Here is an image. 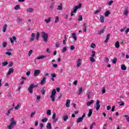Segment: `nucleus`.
<instances>
[{
	"instance_id": "obj_1",
	"label": "nucleus",
	"mask_w": 129,
	"mask_h": 129,
	"mask_svg": "<svg viewBox=\"0 0 129 129\" xmlns=\"http://www.w3.org/2000/svg\"><path fill=\"white\" fill-rule=\"evenodd\" d=\"M81 7H82V4H79L78 6H76L73 11L71 12V16H74V14L77 12V10H79V9H81Z\"/></svg>"
},
{
	"instance_id": "obj_2",
	"label": "nucleus",
	"mask_w": 129,
	"mask_h": 129,
	"mask_svg": "<svg viewBox=\"0 0 129 129\" xmlns=\"http://www.w3.org/2000/svg\"><path fill=\"white\" fill-rule=\"evenodd\" d=\"M41 34H42V37L44 42H48V33L45 32H41Z\"/></svg>"
},
{
	"instance_id": "obj_3",
	"label": "nucleus",
	"mask_w": 129,
	"mask_h": 129,
	"mask_svg": "<svg viewBox=\"0 0 129 129\" xmlns=\"http://www.w3.org/2000/svg\"><path fill=\"white\" fill-rule=\"evenodd\" d=\"M55 95H56V90L53 89L50 96V98H51V101H55Z\"/></svg>"
},
{
	"instance_id": "obj_4",
	"label": "nucleus",
	"mask_w": 129,
	"mask_h": 129,
	"mask_svg": "<svg viewBox=\"0 0 129 129\" xmlns=\"http://www.w3.org/2000/svg\"><path fill=\"white\" fill-rule=\"evenodd\" d=\"M37 86V85H34V84H31L28 88V91H29L30 93H33V88H35Z\"/></svg>"
},
{
	"instance_id": "obj_5",
	"label": "nucleus",
	"mask_w": 129,
	"mask_h": 129,
	"mask_svg": "<svg viewBox=\"0 0 129 129\" xmlns=\"http://www.w3.org/2000/svg\"><path fill=\"white\" fill-rule=\"evenodd\" d=\"M91 56V57L90 58L91 62H95V59H94V57L95 56V51H92Z\"/></svg>"
},
{
	"instance_id": "obj_6",
	"label": "nucleus",
	"mask_w": 129,
	"mask_h": 129,
	"mask_svg": "<svg viewBox=\"0 0 129 129\" xmlns=\"http://www.w3.org/2000/svg\"><path fill=\"white\" fill-rule=\"evenodd\" d=\"M76 64L77 67H78V68H79V67H80V66H81L82 64V59L79 58L76 61Z\"/></svg>"
},
{
	"instance_id": "obj_7",
	"label": "nucleus",
	"mask_w": 129,
	"mask_h": 129,
	"mask_svg": "<svg viewBox=\"0 0 129 129\" xmlns=\"http://www.w3.org/2000/svg\"><path fill=\"white\" fill-rule=\"evenodd\" d=\"M95 108L96 110H99V108H100V102L98 100L96 101Z\"/></svg>"
},
{
	"instance_id": "obj_8",
	"label": "nucleus",
	"mask_w": 129,
	"mask_h": 129,
	"mask_svg": "<svg viewBox=\"0 0 129 129\" xmlns=\"http://www.w3.org/2000/svg\"><path fill=\"white\" fill-rule=\"evenodd\" d=\"M85 117V114H83L82 117L79 118L78 120H77V123H79V122H82V121L83 120V118Z\"/></svg>"
},
{
	"instance_id": "obj_9",
	"label": "nucleus",
	"mask_w": 129,
	"mask_h": 129,
	"mask_svg": "<svg viewBox=\"0 0 129 129\" xmlns=\"http://www.w3.org/2000/svg\"><path fill=\"white\" fill-rule=\"evenodd\" d=\"M10 124H12V125L14 126L17 124V122L15 120V119L14 118H11L10 119Z\"/></svg>"
},
{
	"instance_id": "obj_10",
	"label": "nucleus",
	"mask_w": 129,
	"mask_h": 129,
	"mask_svg": "<svg viewBox=\"0 0 129 129\" xmlns=\"http://www.w3.org/2000/svg\"><path fill=\"white\" fill-rule=\"evenodd\" d=\"M53 122H56L58 120V117H56V113H53L52 114Z\"/></svg>"
},
{
	"instance_id": "obj_11",
	"label": "nucleus",
	"mask_w": 129,
	"mask_h": 129,
	"mask_svg": "<svg viewBox=\"0 0 129 129\" xmlns=\"http://www.w3.org/2000/svg\"><path fill=\"white\" fill-rule=\"evenodd\" d=\"M40 73H41L40 70H36L34 71V76H35V77L38 76V75H39V74H40Z\"/></svg>"
},
{
	"instance_id": "obj_12",
	"label": "nucleus",
	"mask_w": 129,
	"mask_h": 129,
	"mask_svg": "<svg viewBox=\"0 0 129 129\" xmlns=\"http://www.w3.org/2000/svg\"><path fill=\"white\" fill-rule=\"evenodd\" d=\"M11 44H14V41H16L17 40V37H16V36H12V38H10L9 39Z\"/></svg>"
},
{
	"instance_id": "obj_13",
	"label": "nucleus",
	"mask_w": 129,
	"mask_h": 129,
	"mask_svg": "<svg viewBox=\"0 0 129 129\" xmlns=\"http://www.w3.org/2000/svg\"><path fill=\"white\" fill-rule=\"evenodd\" d=\"M27 13H34L35 12V10L32 8H27L26 10Z\"/></svg>"
},
{
	"instance_id": "obj_14",
	"label": "nucleus",
	"mask_w": 129,
	"mask_h": 129,
	"mask_svg": "<svg viewBox=\"0 0 129 129\" xmlns=\"http://www.w3.org/2000/svg\"><path fill=\"white\" fill-rule=\"evenodd\" d=\"M35 37H36V34L35 33H32L31 34V37L30 38V42H33L35 40Z\"/></svg>"
},
{
	"instance_id": "obj_15",
	"label": "nucleus",
	"mask_w": 129,
	"mask_h": 129,
	"mask_svg": "<svg viewBox=\"0 0 129 129\" xmlns=\"http://www.w3.org/2000/svg\"><path fill=\"white\" fill-rule=\"evenodd\" d=\"M14 110V108H11L10 109H9L8 111L6 113V115L7 116H9L10 115V114H11V111Z\"/></svg>"
},
{
	"instance_id": "obj_16",
	"label": "nucleus",
	"mask_w": 129,
	"mask_h": 129,
	"mask_svg": "<svg viewBox=\"0 0 129 129\" xmlns=\"http://www.w3.org/2000/svg\"><path fill=\"white\" fill-rule=\"evenodd\" d=\"M70 99H67V102L66 103V107H70Z\"/></svg>"
},
{
	"instance_id": "obj_17",
	"label": "nucleus",
	"mask_w": 129,
	"mask_h": 129,
	"mask_svg": "<svg viewBox=\"0 0 129 129\" xmlns=\"http://www.w3.org/2000/svg\"><path fill=\"white\" fill-rule=\"evenodd\" d=\"M13 72H14V69L13 68H10L8 71L7 75H11L12 73H13Z\"/></svg>"
},
{
	"instance_id": "obj_18",
	"label": "nucleus",
	"mask_w": 129,
	"mask_h": 129,
	"mask_svg": "<svg viewBox=\"0 0 129 129\" xmlns=\"http://www.w3.org/2000/svg\"><path fill=\"white\" fill-rule=\"evenodd\" d=\"M100 23H104V16L100 15Z\"/></svg>"
},
{
	"instance_id": "obj_19",
	"label": "nucleus",
	"mask_w": 129,
	"mask_h": 129,
	"mask_svg": "<svg viewBox=\"0 0 129 129\" xmlns=\"http://www.w3.org/2000/svg\"><path fill=\"white\" fill-rule=\"evenodd\" d=\"M45 83H46V78L43 77L42 80L41 81L40 84H41V85H44Z\"/></svg>"
},
{
	"instance_id": "obj_20",
	"label": "nucleus",
	"mask_w": 129,
	"mask_h": 129,
	"mask_svg": "<svg viewBox=\"0 0 129 129\" xmlns=\"http://www.w3.org/2000/svg\"><path fill=\"white\" fill-rule=\"evenodd\" d=\"M109 15H110V12L109 11V10L106 11L104 13V16L106 18H107V17L109 16Z\"/></svg>"
},
{
	"instance_id": "obj_21",
	"label": "nucleus",
	"mask_w": 129,
	"mask_h": 129,
	"mask_svg": "<svg viewBox=\"0 0 129 129\" xmlns=\"http://www.w3.org/2000/svg\"><path fill=\"white\" fill-rule=\"evenodd\" d=\"M72 38L75 40V41H77V36H76V33H72Z\"/></svg>"
},
{
	"instance_id": "obj_22",
	"label": "nucleus",
	"mask_w": 129,
	"mask_h": 129,
	"mask_svg": "<svg viewBox=\"0 0 129 129\" xmlns=\"http://www.w3.org/2000/svg\"><path fill=\"white\" fill-rule=\"evenodd\" d=\"M93 103H94V100H91V101L87 103V105H88V106H90V105H92Z\"/></svg>"
},
{
	"instance_id": "obj_23",
	"label": "nucleus",
	"mask_w": 129,
	"mask_h": 129,
	"mask_svg": "<svg viewBox=\"0 0 129 129\" xmlns=\"http://www.w3.org/2000/svg\"><path fill=\"white\" fill-rule=\"evenodd\" d=\"M83 32L85 33H86L87 32V26H86V23H84L83 25Z\"/></svg>"
},
{
	"instance_id": "obj_24",
	"label": "nucleus",
	"mask_w": 129,
	"mask_h": 129,
	"mask_svg": "<svg viewBox=\"0 0 129 129\" xmlns=\"http://www.w3.org/2000/svg\"><path fill=\"white\" fill-rule=\"evenodd\" d=\"M82 92H83V88L82 87L79 88L78 89L79 95H80V94H81V93H82Z\"/></svg>"
},
{
	"instance_id": "obj_25",
	"label": "nucleus",
	"mask_w": 129,
	"mask_h": 129,
	"mask_svg": "<svg viewBox=\"0 0 129 129\" xmlns=\"http://www.w3.org/2000/svg\"><path fill=\"white\" fill-rule=\"evenodd\" d=\"M7 27H8V25L7 24H5L4 26H3V32L4 33H6V31H7Z\"/></svg>"
},
{
	"instance_id": "obj_26",
	"label": "nucleus",
	"mask_w": 129,
	"mask_h": 129,
	"mask_svg": "<svg viewBox=\"0 0 129 129\" xmlns=\"http://www.w3.org/2000/svg\"><path fill=\"white\" fill-rule=\"evenodd\" d=\"M62 4H60V5L58 6L57 10H58V11H62L63 10V7H62Z\"/></svg>"
},
{
	"instance_id": "obj_27",
	"label": "nucleus",
	"mask_w": 129,
	"mask_h": 129,
	"mask_svg": "<svg viewBox=\"0 0 129 129\" xmlns=\"http://www.w3.org/2000/svg\"><path fill=\"white\" fill-rule=\"evenodd\" d=\"M121 70H123L124 71L126 70V67L124 64H122L121 66Z\"/></svg>"
},
{
	"instance_id": "obj_28",
	"label": "nucleus",
	"mask_w": 129,
	"mask_h": 129,
	"mask_svg": "<svg viewBox=\"0 0 129 129\" xmlns=\"http://www.w3.org/2000/svg\"><path fill=\"white\" fill-rule=\"evenodd\" d=\"M36 40H38L40 39V32H37L35 36Z\"/></svg>"
},
{
	"instance_id": "obj_29",
	"label": "nucleus",
	"mask_w": 129,
	"mask_h": 129,
	"mask_svg": "<svg viewBox=\"0 0 129 129\" xmlns=\"http://www.w3.org/2000/svg\"><path fill=\"white\" fill-rule=\"evenodd\" d=\"M46 56L45 55H41V56H39L38 57H37V59L40 60L41 59H44V58H46Z\"/></svg>"
},
{
	"instance_id": "obj_30",
	"label": "nucleus",
	"mask_w": 129,
	"mask_h": 129,
	"mask_svg": "<svg viewBox=\"0 0 129 129\" xmlns=\"http://www.w3.org/2000/svg\"><path fill=\"white\" fill-rule=\"evenodd\" d=\"M109 36H110V34L107 35L106 38L104 41V43H107V42H108V40L109 39Z\"/></svg>"
},
{
	"instance_id": "obj_31",
	"label": "nucleus",
	"mask_w": 129,
	"mask_h": 129,
	"mask_svg": "<svg viewBox=\"0 0 129 129\" xmlns=\"http://www.w3.org/2000/svg\"><path fill=\"white\" fill-rule=\"evenodd\" d=\"M105 31V30L102 29L99 31H98V34H99V35H102V34H103V33H104Z\"/></svg>"
},
{
	"instance_id": "obj_32",
	"label": "nucleus",
	"mask_w": 129,
	"mask_h": 129,
	"mask_svg": "<svg viewBox=\"0 0 129 129\" xmlns=\"http://www.w3.org/2000/svg\"><path fill=\"white\" fill-rule=\"evenodd\" d=\"M92 114V109H90L89 110V113L88 114V116L90 117V116H91Z\"/></svg>"
},
{
	"instance_id": "obj_33",
	"label": "nucleus",
	"mask_w": 129,
	"mask_h": 129,
	"mask_svg": "<svg viewBox=\"0 0 129 129\" xmlns=\"http://www.w3.org/2000/svg\"><path fill=\"white\" fill-rule=\"evenodd\" d=\"M44 22L46 23V24H48L51 22V17H49L48 19H45Z\"/></svg>"
},
{
	"instance_id": "obj_34",
	"label": "nucleus",
	"mask_w": 129,
	"mask_h": 129,
	"mask_svg": "<svg viewBox=\"0 0 129 129\" xmlns=\"http://www.w3.org/2000/svg\"><path fill=\"white\" fill-rule=\"evenodd\" d=\"M115 47L116 48H117V49H118V48H119V42L118 41H116L115 43Z\"/></svg>"
},
{
	"instance_id": "obj_35",
	"label": "nucleus",
	"mask_w": 129,
	"mask_h": 129,
	"mask_svg": "<svg viewBox=\"0 0 129 129\" xmlns=\"http://www.w3.org/2000/svg\"><path fill=\"white\" fill-rule=\"evenodd\" d=\"M51 123L50 122H48V123H47V125H46V128H47V129H51Z\"/></svg>"
},
{
	"instance_id": "obj_36",
	"label": "nucleus",
	"mask_w": 129,
	"mask_h": 129,
	"mask_svg": "<svg viewBox=\"0 0 129 129\" xmlns=\"http://www.w3.org/2000/svg\"><path fill=\"white\" fill-rule=\"evenodd\" d=\"M123 14L125 15V16H127L128 14V10L125 9L123 12Z\"/></svg>"
},
{
	"instance_id": "obj_37",
	"label": "nucleus",
	"mask_w": 129,
	"mask_h": 129,
	"mask_svg": "<svg viewBox=\"0 0 129 129\" xmlns=\"http://www.w3.org/2000/svg\"><path fill=\"white\" fill-rule=\"evenodd\" d=\"M67 47L64 46V47H63V49H62L61 52L62 53H65V52H67Z\"/></svg>"
},
{
	"instance_id": "obj_38",
	"label": "nucleus",
	"mask_w": 129,
	"mask_h": 129,
	"mask_svg": "<svg viewBox=\"0 0 129 129\" xmlns=\"http://www.w3.org/2000/svg\"><path fill=\"white\" fill-rule=\"evenodd\" d=\"M7 127L8 129H12L13 128L15 127V126L10 124L9 125L7 126Z\"/></svg>"
},
{
	"instance_id": "obj_39",
	"label": "nucleus",
	"mask_w": 129,
	"mask_h": 129,
	"mask_svg": "<svg viewBox=\"0 0 129 129\" xmlns=\"http://www.w3.org/2000/svg\"><path fill=\"white\" fill-rule=\"evenodd\" d=\"M21 9V7H20V5H16L14 7V9L16 10H20Z\"/></svg>"
},
{
	"instance_id": "obj_40",
	"label": "nucleus",
	"mask_w": 129,
	"mask_h": 129,
	"mask_svg": "<svg viewBox=\"0 0 129 129\" xmlns=\"http://www.w3.org/2000/svg\"><path fill=\"white\" fill-rule=\"evenodd\" d=\"M59 22V17L56 16L55 17V23H57Z\"/></svg>"
},
{
	"instance_id": "obj_41",
	"label": "nucleus",
	"mask_w": 129,
	"mask_h": 129,
	"mask_svg": "<svg viewBox=\"0 0 129 129\" xmlns=\"http://www.w3.org/2000/svg\"><path fill=\"white\" fill-rule=\"evenodd\" d=\"M68 119V115H66L63 116V120L64 121H66Z\"/></svg>"
},
{
	"instance_id": "obj_42",
	"label": "nucleus",
	"mask_w": 129,
	"mask_h": 129,
	"mask_svg": "<svg viewBox=\"0 0 129 129\" xmlns=\"http://www.w3.org/2000/svg\"><path fill=\"white\" fill-rule=\"evenodd\" d=\"M112 4H113V1L112 0L107 3V4L108 5V6H111Z\"/></svg>"
},
{
	"instance_id": "obj_43",
	"label": "nucleus",
	"mask_w": 129,
	"mask_h": 129,
	"mask_svg": "<svg viewBox=\"0 0 129 129\" xmlns=\"http://www.w3.org/2000/svg\"><path fill=\"white\" fill-rule=\"evenodd\" d=\"M42 122H47L48 121V119L47 118H44L41 120Z\"/></svg>"
},
{
	"instance_id": "obj_44",
	"label": "nucleus",
	"mask_w": 129,
	"mask_h": 129,
	"mask_svg": "<svg viewBox=\"0 0 129 129\" xmlns=\"http://www.w3.org/2000/svg\"><path fill=\"white\" fill-rule=\"evenodd\" d=\"M106 90H105V87H103L102 89V94H104V93L106 92Z\"/></svg>"
},
{
	"instance_id": "obj_45",
	"label": "nucleus",
	"mask_w": 129,
	"mask_h": 129,
	"mask_svg": "<svg viewBox=\"0 0 129 129\" xmlns=\"http://www.w3.org/2000/svg\"><path fill=\"white\" fill-rule=\"evenodd\" d=\"M96 47V45H95V44L91 43V48H93V49H94Z\"/></svg>"
},
{
	"instance_id": "obj_46",
	"label": "nucleus",
	"mask_w": 129,
	"mask_h": 129,
	"mask_svg": "<svg viewBox=\"0 0 129 129\" xmlns=\"http://www.w3.org/2000/svg\"><path fill=\"white\" fill-rule=\"evenodd\" d=\"M100 11H101V9H99L98 10H96V11L94 12V14L97 15V14H98V13H99L100 12Z\"/></svg>"
},
{
	"instance_id": "obj_47",
	"label": "nucleus",
	"mask_w": 129,
	"mask_h": 129,
	"mask_svg": "<svg viewBox=\"0 0 129 129\" xmlns=\"http://www.w3.org/2000/svg\"><path fill=\"white\" fill-rule=\"evenodd\" d=\"M51 77L53 78H55V77H56V74L55 73H52L50 74Z\"/></svg>"
},
{
	"instance_id": "obj_48",
	"label": "nucleus",
	"mask_w": 129,
	"mask_h": 129,
	"mask_svg": "<svg viewBox=\"0 0 129 129\" xmlns=\"http://www.w3.org/2000/svg\"><path fill=\"white\" fill-rule=\"evenodd\" d=\"M20 105H21V104L19 103L17 104V105L15 107V109L17 110V109H19V107H20Z\"/></svg>"
},
{
	"instance_id": "obj_49",
	"label": "nucleus",
	"mask_w": 129,
	"mask_h": 129,
	"mask_svg": "<svg viewBox=\"0 0 129 129\" xmlns=\"http://www.w3.org/2000/svg\"><path fill=\"white\" fill-rule=\"evenodd\" d=\"M83 19V18H82V16L80 15V16H79V18L78 19V20L79 21H82Z\"/></svg>"
},
{
	"instance_id": "obj_50",
	"label": "nucleus",
	"mask_w": 129,
	"mask_h": 129,
	"mask_svg": "<svg viewBox=\"0 0 129 129\" xmlns=\"http://www.w3.org/2000/svg\"><path fill=\"white\" fill-rule=\"evenodd\" d=\"M8 64H9V63L8 62V61L3 62L2 63V66H7V65H8Z\"/></svg>"
},
{
	"instance_id": "obj_51",
	"label": "nucleus",
	"mask_w": 129,
	"mask_h": 129,
	"mask_svg": "<svg viewBox=\"0 0 129 129\" xmlns=\"http://www.w3.org/2000/svg\"><path fill=\"white\" fill-rule=\"evenodd\" d=\"M22 21H23V19H22V18H19L17 19V23H21Z\"/></svg>"
},
{
	"instance_id": "obj_52",
	"label": "nucleus",
	"mask_w": 129,
	"mask_h": 129,
	"mask_svg": "<svg viewBox=\"0 0 129 129\" xmlns=\"http://www.w3.org/2000/svg\"><path fill=\"white\" fill-rule=\"evenodd\" d=\"M117 60L116 58H114L112 60V63H113V64H116Z\"/></svg>"
},
{
	"instance_id": "obj_53",
	"label": "nucleus",
	"mask_w": 129,
	"mask_h": 129,
	"mask_svg": "<svg viewBox=\"0 0 129 129\" xmlns=\"http://www.w3.org/2000/svg\"><path fill=\"white\" fill-rule=\"evenodd\" d=\"M47 115H51V110H48L46 112Z\"/></svg>"
},
{
	"instance_id": "obj_54",
	"label": "nucleus",
	"mask_w": 129,
	"mask_h": 129,
	"mask_svg": "<svg viewBox=\"0 0 129 129\" xmlns=\"http://www.w3.org/2000/svg\"><path fill=\"white\" fill-rule=\"evenodd\" d=\"M52 65L53 67H54V68H58V64H55V63H52Z\"/></svg>"
},
{
	"instance_id": "obj_55",
	"label": "nucleus",
	"mask_w": 129,
	"mask_h": 129,
	"mask_svg": "<svg viewBox=\"0 0 129 129\" xmlns=\"http://www.w3.org/2000/svg\"><path fill=\"white\" fill-rule=\"evenodd\" d=\"M34 114H36V112H32L31 113L30 117H31V118H33V116H34Z\"/></svg>"
},
{
	"instance_id": "obj_56",
	"label": "nucleus",
	"mask_w": 129,
	"mask_h": 129,
	"mask_svg": "<svg viewBox=\"0 0 129 129\" xmlns=\"http://www.w3.org/2000/svg\"><path fill=\"white\" fill-rule=\"evenodd\" d=\"M13 65H14V63H13V62L12 61L9 62V67H12V66H13Z\"/></svg>"
},
{
	"instance_id": "obj_57",
	"label": "nucleus",
	"mask_w": 129,
	"mask_h": 129,
	"mask_svg": "<svg viewBox=\"0 0 129 129\" xmlns=\"http://www.w3.org/2000/svg\"><path fill=\"white\" fill-rule=\"evenodd\" d=\"M33 53V50H30L28 52V55L30 57L31 56V54Z\"/></svg>"
},
{
	"instance_id": "obj_58",
	"label": "nucleus",
	"mask_w": 129,
	"mask_h": 129,
	"mask_svg": "<svg viewBox=\"0 0 129 129\" xmlns=\"http://www.w3.org/2000/svg\"><path fill=\"white\" fill-rule=\"evenodd\" d=\"M94 124H95V123H92L90 126V129H92V127L94 126Z\"/></svg>"
},
{
	"instance_id": "obj_59",
	"label": "nucleus",
	"mask_w": 129,
	"mask_h": 129,
	"mask_svg": "<svg viewBox=\"0 0 129 129\" xmlns=\"http://www.w3.org/2000/svg\"><path fill=\"white\" fill-rule=\"evenodd\" d=\"M77 83H78V81L77 80H75L73 84L74 85H77Z\"/></svg>"
},
{
	"instance_id": "obj_60",
	"label": "nucleus",
	"mask_w": 129,
	"mask_h": 129,
	"mask_svg": "<svg viewBox=\"0 0 129 129\" xmlns=\"http://www.w3.org/2000/svg\"><path fill=\"white\" fill-rule=\"evenodd\" d=\"M3 47L4 48H6V47H7V42H3Z\"/></svg>"
},
{
	"instance_id": "obj_61",
	"label": "nucleus",
	"mask_w": 129,
	"mask_h": 129,
	"mask_svg": "<svg viewBox=\"0 0 129 129\" xmlns=\"http://www.w3.org/2000/svg\"><path fill=\"white\" fill-rule=\"evenodd\" d=\"M6 55H8V56H11V55H12V53H11L10 52H6Z\"/></svg>"
},
{
	"instance_id": "obj_62",
	"label": "nucleus",
	"mask_w": 129,
	"mask_h": 129,
	"mask_svg": "<svg viewBox=\"0 0 129 129\" xmlns=\"http://www.w3.org/2000/svg\"><path fill=\"white\" fill-rule=\"evenodd\" d=\"M30 74H31V72L30 71L27 72V73H26L27 76H29Z\"/></svg>"
},
{
	"instance_id": "obj_63",
	"label": "nucleus",
	"mask_w": 129,
	"mask_h": 129,
	"mask_svg": "<svg viewBox=\"0 0 129 129\" xmlns=\"http://www.w3.org/2000/svg\"><path fill=\"white\" fill-rule=\"evenodd\" d=\"M70 49L71 50H74V49H75V47H74V45H71Z\"/></svg>"
},
{
	"instance_id": "obj_64",
	"label": "nucleus",
	"mask_w": 129,
	"mask_h": 129,
	"mask_svg": "<svg viewBox=\"0 0 129 129\" xmlns=\"http://www.w3.org/2000/svg\"><path fill=\"white\" fill-rule=\"evenodd\" d=\"M46 52L47 53H51V51L50 50V49H49V48H47L46 49Z\"/></svg>"
}]
</instances>
